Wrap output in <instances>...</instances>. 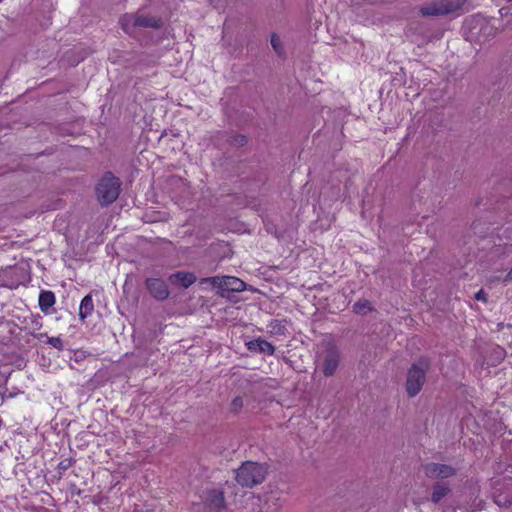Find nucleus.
Instances as JSON below:
<instances>
[{
  "label": "nucleus",
  "instance_id": "10",
  "mask_svg": "<svg viewBox=\"0 0 512 512\" xmlns=\"http://www.w3.org/2000/svg\"><path fill=\"white\" fill-rule=\"evenodd\" d=\"M425 473L431 478H447L454 474V469L444 464L431 463L425 467Z\"/></svg>",
  "mask_w": 512,
  "mask_h": 512
},
{
  "label": "nucleus",
  "instance_id": "18",
  "mask_svg": "<svg viewBox=\"0 0 512 512\" xmlns=\"http://www.w3.org/2000/svg\"><path fill=\"white\" fill-rule=\"evenodd\" d=\"M271 45L276 53L279 55L283 54L284 48L281 38L277 34L271 36Z\"/></svg>",
  "mask_w": 512,
  "mask_h": 512
},
{
  "label": "nucleus",
  "instance_id": "15",
  "mask_svg": "<svg viewBox=\"0 0 512 512\" xmlns=\"http://www.w3.org/2000/svg\"><path fill=\"white\" fill-rule=\"evenodd\" d=\"M282 503L275 496L269 497L259 512H281Z\"/></svg>",
  "mask_w": 512,
  "mask_h": 512
},
{
  "label": "nucleus",
  "instance_id": "7",
  "mask_svg": "<svg viewBox=\"0 0 512 512\" xmlns=\"http://www.w3.org/2000/svg\"><path fill=\"white\" fill-rule=\"evenodd\" d=\"M340 363V353L334 348H328L321 356L320 369L326 377L335 374Z\"/></svg>",
  "mask_w": 512,
  "mask_h": 512
},
{
  "label": "nucleus",
  "instance_id": "13",
  "mask_svg": "<svg viewBox=\"0 0 512 512\" xmlns=\"http://www.w3.org/2000/svg\"><path fill=\"white\" fill-rule=\"evenodd\" d=\"M94 310L93 299L90 295H86L80 303L79 307V318L84 321L88 316L92 314Z\"/></svg>",
  "mask_w": 512,
  "mask_h": 512
},
{
  "label": "nucleus",
  "instance_id": "14",
  "mask_svg": "<svg viewBox=\"0 0 512 512\" xmlns=\"http://www.w3.org/2000/svg\"><path fill=\"white\" fill-rule=\"evenodd\" d=\"M55 303V296L50 291H42L39 295V306L43 312L51 308Z\"/></svg>",
  "mask_w": 512,
  "mask_h": 512
},
{
  "label": "nucleus",
  "instance_id": "16",
  "mask_svg": "<svg viewBox=\"0 0 512 512\" xmlns=\"http://www.w3.org/2000/svg\"><path fill=\"white\" fill-rule=\"evenodd\" d=\"M448 491L449 488L447 486L441 484L436 485L432 494V501L438 503L447 495Z\"/></svg>",
  "mask_w": 512,
  "mask_h": 512
},
{
  "label": "nucleus",
  "instance_id": "21",
  "mask_svg": "<svg viewBox=\"0 0 512 512\" xmlns=\"http://www.w3.org/2000/svg\"><path fill=\"white\" fill-rule=\"evenodd\" d=\"M259 503H260V499H259V498L252 497V498L250 499V504H251L252 506L259 505Z\"/></svg>",
  "mask_w": 512,
  "mask_h": 512
},
{
  "label": "nucleus",
  "instance_id": "17",
  "mask_svg": "<svg viewBox=\"0 0 512 512\" xmlns=\"http://www.w3.org/2000/svg\"><path fill=\"white\" fill-rule=\"evenodd\" d=\"M354 311L357 314H366L368 311L372 309L371 304L367 300H360L354 304Z\"/></svg>",
  "mask_w": 512,
  "mask_h": 512
},
{
  "label": "nucleus",
  "instance_id": "12",
  "mask_svg": "<svg viewBox=\"0 0 512 512\" xmlns=\"http://www.w3.org/2000/svg\"><path fill=\"white\" fill-rule=\"evenodd\" d=\"M247 345L248 349L254 352L265 353L268 355H272L274 352L273 346L269 342L262 339L250 341Z\"/></svg>",
  "mask_w": 512,
  "mask_h": 512
},
{
  "label": "nucleus",
  "instance_id": "3",
  "mask_svg": "<svg viewBox=\"0 0 512 512\" xmlns=\"http://www.w3.org/2000/svg\"><path fill=\"white\" fill-rule=\"evenodd\" d=\"M120 181L108 174L103 177L96 188L98 200L102 205H107L116 200L119 195Z\"/></svg>",
  "mask_w": 512,
  "mask_h": 512
},
{
  "label": "nucleus",
  "instance_id": "2",
  "mask_svg": "<svg viewBox=\"0 0 512 512\" xmlns=\"http://www.w3.org/2000/svg\"><path fill=\"white\" fill-rule=\"evenodd\" d=\"M427 368V361H419L418 363L413 364L409 369L406 381V391L409 396L414 397L421 391L422 386L425 383V373Z\"/></svg>",
  "mask_w": 512,
  "mask_h": 512
},
{
  "label": "nucleus",
  "instance_id": "19",
  "mask_svg": "<svg viewBox=\"0 0 512 512\" xmlns=\"http://www.w3.org/2000/svg\"><path fill=\"white\" fill-rule=\"evenodd\" d=\"M47 342L58 350L63 349V341L60 337H47Z\"/></svg>",
  "mask_w": 512,
  "mask_h": 512
},
{
  "label": "nucleus",
  "instance_id": "22",
  "mask_svg": "<svg viewBox=\"0 0 512 512\" xmlns=\"http://www.w3.org/2000/svg\"><path fill=\"white\" fill-rule=\"evenodd\" d=\"M505 280H512V269L508 272Z\"/></svg>",
  "mask_w": 512,
  "mask_h": 512
},
{
  "label": "nucleus",
  "instance_id": "11",
  "mask_svg": "<svg viewBox=\"0 0 512 512\" xmlns=\"http://www.w3.org/2000/svg\"><path fill=\"white\" fill-rule=\"evenodd\" d=\"M204 502L212 509H220L224 504L223 493L219 490L212 489L204 496Z\"/></svg>",
  "mask_w": 512,
  "mask_h": 512
},
{
  "label": "nucleus",
  "instance_id": "20",
  "mask_svg": "<svg viewBox=\"0 0 512 512\" xmlns=\"http://www.w3.org/2000/svg\"><path fill=\"white\" fill-rule=\"evenodd\" d=\"M475 297H476L477 300L486 301V296H485V293H484L483 290L478 291L476 293Z\"/></svg>",
  "mask_w": 512,
  "mask_h": 512
},
{
  "label": "nucleus",
  "instance_id": "9",
  "mask_svg": "<svg viewBox=\"0 0 512 512\" xmlns=\"http://www.w3.org/2000/svg\"><path fill=\"white\" fill-rule=\"evenodd\" d=\"M171 285L181 288H188L196 281V276L191 272L179 271L171 274L168 278Z\"/></svg>",
  "mask_w": 512,
  "mask_h": 512
},
{
  "label": "nucleus",
  "instance_id": "8",
  "mask_svg": "<svg viewBox=\"0 0 512 512\" xmlns=\"http://www.w3.org/2000/svg\"><path fill=\"white\" fill-rule=\"evenodd\" d=\"M146 286L149 293L157 300H164L169 296L167 284L160 278H148Z\"/></svg>",
  "mask_w": 512,
  "mask_h": 512
},
{
  "label": "nucleus",
  "instance_id": "5",
  "mask_svg": "<svg viewBox=\"0 0 512 512\" xmlns=\"http://www.w3.org/2000/svg\"><path fill=\"white\" fill-rule=\"evenodd\" d=\"M209 282L214 288H217L221 294L226 292H241L245 290V283L233 276H216L211 278H205L202 283Z\"/></svg>",
  "mask_w": 512,
  "mask_h": 512
},
{
  "label": "nucleus",
  "instance_id": "4",
  "mask_svg": "<svg viewBox=\"0 0 512 512\" xmlns=\"http://www.w3.org/2000/svg\"><path fill=\"white\" fill-rule=\"evenodd\" d=\"M462 5L461 0H439L423 6L421 13L425 16H442L457 12Z\"/></svg>",
  "mask_w": 512,
  "mask_h": 512
},
{
  "label": "nucleus",
  "instance_id": "6",
  "mask_svg": "<svg viewBox=\"0 0 512 512\" xmlns=\"http://www.w3.org/2000/svg\"><path fill=\"white\" fill-rule=\"evenodd\" d=\"M121 25L125 32L132 34L136 27H160L161 20L147 15H125L121 20Z\"/></svg>",
  "mask_w": 512,
  "mask_h": 512
},
{
  "label": "nucleus",
  "instance_id": "1",
  "mask_svg": "<svg viewBox=\"0 0 512 512\" xmlns=\"http://www.w3.org/2000/svg\"><path fill=\"white\" fill-rule=\"evenodd\" d=\"M266 475L265 468L255 462H246L236 471V480L242 486L260 484Z\"/></svg>",
  "mask_w": 512,
  "mask_h": 512
}]
</instances>
